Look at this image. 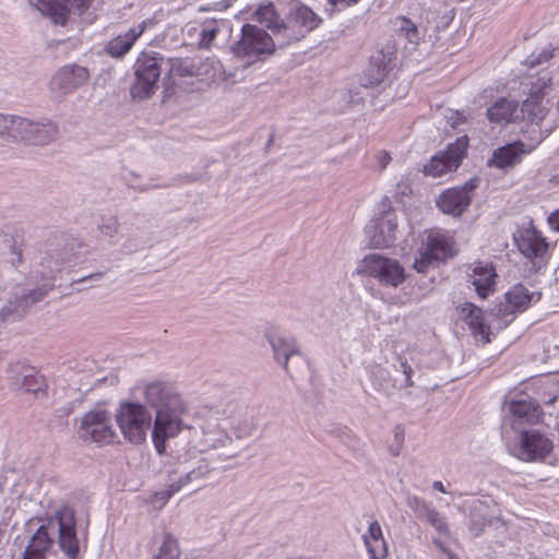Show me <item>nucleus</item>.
Masks as SVG:
<instances>
[{"label":"nucleus","mask_w":559,"mask_h":559,"mask_svg":"<svg viewBox=\"0 0 559 559\" xmlns=\"http://www.w3.org/2000/svg\"><path fill=\"white\" fill-rule=\"evenodd\" d=\"M56 536H58L59 547L62 551L69 558L74 559L79 552L75 516L74 511L67 506L60 508L55 516L36 530L26 549L48 557Z\"/></svg>","instance_id":"nucleus-1"},{"label":"nucleus","mask_w":559,"mask_h":559,"mask_svg":"<svg viewBox=\"0 0 559 559\" xmlns=\"http://www.w3.org/2000/svg\"><path fill=\"white\" fill-rule=\"evenodd\" d=\"M195 459L197 451L193 448L187 452L177 453L176 465L168 471L166 489L154 493L152 499L154 504L163 508L176 492L190 486H200L209 478L214 467L203 461L197 462Z\"/></svg>","instance_id":"nucleus-2"},{"label":"nucleus","mask_w":559,"mask_h":559,"mask_svg":"<svg viewBox=\"0 0 559 559\" xmlns=\"http://www.w3.org/2000/svg\"><path fill=\"white\" fill-rule=\"evenodd\" d=\"M194 416L191 405L182 397L155 413L153 442L162 454L166 450V440L177 437L183 430H191Z\"/></svg>","instance_id":"nucleus-3"},{"label":"nucleus","mask_w":559,"mask_h":559,"mask_svg":"<svg viewBox=\"0 0 559 559\" xmlns=\"http://www.w3.org/2000/svg\"><path fill=\"white\" fill-rule=\"evenodd\" d=\"M216 415L217 412L211 414L200 426L202 436L199 439L193 436L187 447L179 452H187L193 448L197 451L195 461H203L207 464V460L203 457L202 454L212 450H223V452L218 454L222 461L236 457L238 451L231 449L233 438L227 433V427L225 426L226 419H219Z\"/></svg>","instance_id":"nucleus-4"},{"label":"nucleus","mask_w":559,"mask_h":559,"mask_svg":"<svg viewBox=\"0 0 559 559\" xmlns=\"http://www.w3.org/2000/svg\"><path fill=\"white\" fill-rule=\"evenodd\" d=\"M276 45L275 37L273 38L263 28L247 23L241 27L240 37L230 49L235 57L247 64H252L273 53Z\"/></svg>","instance_id":"nucleus-5"},{"label":"nucleus","mask_w":559,"mask_h":559,"mask_svg":"<svg viewBox=\"0 0 559 559\" xmlns=\"http://www.w3.org/2000/svg\"><path fill=\"white\" fill-rule=\"evenodd\" d=\"M169 63L170 60H166L158 52H141L134 64L135 80L131 86V96L139 100L150 98L158 87L164 67Z\"/></svg>","instance_id":"nucleus-6"},{"label":"nucleus","mask_w":559,"mask_h":559,"mask_svg":"<svg viewBox=\"0 0 559 559\" xmlns=\"http://www.w3.org/2000/svg\"><path fill=\"white\" fill-rule=\"evenodd\" d=\"M47 294L45 287L15 285L0 296V323L15 322L22 319L29 309Z\"/></svg>","instance_id":"nucleus-7"},{"label":"nucleus","mask_w":559,"mask_h":559,"mask_svg":"<svg viewBox=\"0 0 559 559\" xmlns=\"http://www.w3.org/2000/svg\"><path fill=\"white\" fill-rule=\"evenodd\" d=\"M321 22L322 19L312 9L302 3H295L286 14L285 21L281 23L282 38H278V47L301 39L317 28Z\"/></svg>","instance_id":"nucleus-8"},{"label":"nucleus","mask_w":559,"mask_h":559,"mask_svg":"<svg viewBox=\"0 0 559 559\" xmlns=\"http://www.w3.org/2000/svg\"><path fill=\"white\" fill-rule=\"evenodd\" d=\"M357 273L376 278L383 286L399 287L404 283V266L395 259L379 253H370L360 261Z\"/></svg>","instance_id":"nucleus-9"},{"label":"nucleus","mask_w":559,"mask_h":559,"mask_svg":"<svg viewBox=\"0 0 559 559\" xmlns=\"http://www.w3.org/2000/svg\"><path fill=\"white\" fill-rule=\"evenodd\" d=\"M116 421L126 439L132 443H141L146 439L152 416L144 405L124 402L116 413Z\"/></svg>","instance_id":"nucleus-10"},{"label":"nucleus","mask_w":559,"mask_h":559,"mask_svg":"<svg viewBox=\"0 0 559 559\" xmlns=\"http://www.w3.org/2000/svg\"><path fill=\"white\" fill-rule=\"evenodd\" d=\"M454 254L452 237L441 230H430L423 241L419 257L415 259L413 267L418 273H426L435 263L452 258Z\"/></svg>","instance_id":"nucleus-11"},{"label":"nucleus","mask_w":559,"mask_h":559,"mask_svg":"<svg viewBox=\"0 0 559 559\" xmlns=\"http://www.w3.org/2000/svg\"><path fill=\"white\" fill-rule=\"evenodd\" d=\"M79 436L85 441L112 443L118 438L111 415L102 407L86 412L81 418Z\"/></svg>","instance_id":"nucleus-12"},{"label":"nucleus","mask_w":559,"mask_h":559,"mask_svg":"<svg viewBox=\"0 0 559 559\" xmlns=\"http://www.w3.org/2000/svg\"><path fill=\"white\" fill-rule=\"evenodd\" d=\"M519 251L532 264L534 271L544 267L548 260L549 243L532 223L519 231L515 237Z\"/></svg>","instance_id":"nucleus-13"},{"label":"nucleus","mask_w":559,"mask_h":559,"mask_svg":"<svg viewBox=\"0 0 559 559\" xmlns=\"http://www.w3.org/2000/svg\"><path fill=\"white\" fill-rule=\"evenodd\" d=\"M468 139L466 135L460 136L450 144L445 152L433 156L424 167L427 176L439 178L447 174L455 171L466 155Z\"/></svg>","instance_id":"nucleus-14"},{"label":"nucleus","mask_w":559,"mask_h":559,"mask_svg":"<svg viewBox=\"0 0 559 559\" xmlns=\"http://www.w3.org/2000/svg\"><path fill=\"white\" fill-rule=\"evenodd\" d=\"M12 138L34 145H46L57 138V127L48 120L34 121L15 116Z\"/></svg>","instance_id":"nucleus-15"},{"label":"nucleus","mask_w":559,"mask_h":559,"mask_svg":"<svg viewBox=\"0 0 559 559\" xmlns=\"http://www.w3.org/2000/svg\"><path fill=\"white\" fill-rule=\"evenodd\" d=\"M552 442L536 431H522L519 442L509 452L524 462L545 461L552 451Z\"/></svg>","instance_id":"nucleus-16"},{"label":"nucleus","mask_w":559,"mask_h":559,"mask_svg":"<svg viewBox=\"0 0 559 559\" xmlns=\"http://www.w3.org/2000/svg\"><path fill=\"white\" fill-rule=\"evenodd\" d=\"M90 78L85 67L69 64L59 69L50 80L49 88L56 98H63L84 85Z\"/></svg>","instance_id":"nucleus-17"},{"label":"nucleus","mask_w":559,"mask_h":559,"mask_svg":"<svg viewBox=\"0 0 559 559\" xmlns=\"http://www.w3.org/2000/svg\"><path fill=\"white\" fill-rule=\"evenodd\" d=\"M407 507L416 516L428 523L440 536L451 537L450 525L445 514L439 512L430 502L425 501L418 496H406Z\"/></svg>","instance_id":"nucleus-18"},{"label":"nucleus","mask_w":559,"mask_h":559,"mask_svg":"<svg viewBox=\"0 0 559 559\" xmlns=\"http://www.w3.org/2000/svg\"><path fill=\"white\" fill-rule=\"evenodd\" d=\"M397 216L394 212H383L366 226L370 245L374 248L390 247L396 240Z\"/></svg>","instance_id":"nucleus-19"},{"label":"nucleus","mask_w":559,"mask_h":559,"mask_svg":"<svg viewBox=\"0 0 559 559\" xmlns=\"http://www.w3.org/2000/svg\"><path fill=\"white\" fill-rule=\"evenodd\" d=\"M477 187V180L471 179L462 187L445 190L437 201L438 207L445 214L461 215L472 201V192Z\"/></svg>","instance_id":"nucleus-20"},{"label":"nucleus","mask_w":559,"mask_h":559,"mask_svg":"<svg viewBox=\"0 0 559 559\" xmlns=\"http://www.w3.org/2000/svg\"><path fill=\"white\" fill-rule=\"evenodd\" d=\"M550 79L539 78L532 84L528 97L523 102L520 112L534 123L539 124L548 114V107L544 104L546 90Z\"/></svg>","instance_id":"nucleus-21"},{"label":"nucleus","mask_w":559,"mask_h":559,"mask_svg":"<svg viewBox=\"0 0 559 559\" xmlns=\"http://www.w3.org/2000/svg\"><path fill=\"white\" fill-rule=\"evenodd\" d=\"M150 23L148 20H144L133 25L128 31L120 32L106 44L105 51L116 59L124 57L132 49L135 41L143 35Z\"/></svg>","instance_id":"nucleus-22"},{"label":"nucleus","mask_w":559,"mask_h":559,"mask_svg":"<svg viewBox=\"0 0 559 559\" xmlns=\"http://www.w3.org/2000/svg\"><path fill=\"white\" fill-rule=\"evenodd\" d=\"M144 399L155 413L182 399L175 386L166 381L155 380L146 384Z\"/></svg>","instance_id":"nucleus-23"},{"label":"nucleus","mask_w":559,"mask_h":559,"mask_svg":"<svg viewBox=\"0 0 559 559\" xmlns=\"http://www.w3.org/2000/svg\"><path fill=\"white\" fill-rule=\"evenodd\" d=\"M530 152L525 143L514 141L496 148L487 164L489 167L507 170L520 164L523 156Z\"/></svg>","instance_id":"nucleus-24"},{"label":"nucleus","mask_w":559,"mask_h":559,"mask_svg":"<svg viewBox=\"0 0 559 559\" xmlns=\"http://www.w3.org/2000/svg\"><path fill=\"white\" fill-rule=\"evenodd\" d=\"M460 316L476 341L483 344L489 343L490 328L486 322L484 311L479 307L465 302L460 307Z\"/></svg>","instance_id":"nucleus-25"},{"label":"nucleus","mask_w":559,"mask_h":559,"mask_svg":"<svg viewBox=\"0 0 559 559\" xmlns=\"http://www.w3.org/2000/svg\"><path fill=\"white\" fill-rule=\"evenodd\" d=\"M29 3L55 24L64 25L70 8L81 9L84 0H29Z\"/></svg>","instance_id":"nucleus-26"},{"label":"nucleus","mask_w":559,"mask_h":559,"mask_svg":"<svg viewBox=\"0 0 559 559\" xmlns=\"http://www.w3.org/2000/svg\"><path fill=\"white\" fill-rule=\"evenodd\" d=\"M497 276L493 265L483 262L474 263L468 273L471 283L480 298H487L495 292Z\"/></svg>","instance_id":"nucleus-27"},{"label":"nucleus","mask_w":559,"mask_h":559,"mask_svg":"<svg viewBox=\"0 0 559 559\" xmlns=\"http://www.w3.org/2000/svg\"><path fill=\"white\" fill-rule=\"evenodd\" d=\"M396 59V49L391 43L381 46L370 59V66L374 71L373 81L370 83L382 82L388 72L392 69V64Z\"/></svg>","instance_id":"nucleus-28"},{"label":"nucleus","mask_w":559,"mask_h":559,"mask_svg":"<svg viewBox=\"0 0 559 559\" xmlns=\"http://www.w3.org/2000/svg\"><path fill=\"white\" fill-rule=\"evenodd\" d=\"M14 390L23 389L28 393H38L46 388L45 378L33 367H21V372L14 377L12 383Z\"/></svg>","instance_id":"nucleus-29"},{"label":"nucleus","mask_w":559,"mask_h":559,"mask_svg":"<svg viewBox=\"0 0 559 559\" xmlns=\"http://www.w3.org/2000/svg\"><path fill=\"white\" fill-rule=\"evenodd\" d=\"M70 261V254L67 251L49 250L40 259L39 274L43 280H52L55 274L59 272L62 266Z\"/></svg>","instance_id":"nucleus-30"},{"label":"nucleus","mask_w":559,"mask_h":559,"mask_svg":"<svg viewBox=\"0 0 559 559\" xmlns=\"http://www.w3.org/2000/svg\"><path fill=\"white\" fill-rule=\"evenodd\" d=\"M269 343L273 349L274 358L287 370L288 359L298 354V347L293 338L278 334L267 335Z\"/></svg>","instance_id":"nucleus-31"},{"label":"nucleus","mask_w":559,"mask_h":559,"mask_svg":"<svg viewBox=\"0 0 559 559\" xmlns=\"http://www.w3.org/2000/svg\"><path fill=\"white\" fill-rule=\"evenodd\" d=\"M509 413L514 421L533 424L539 419V407L531 399H520L512 401L508 406Z\"/></svg>","instance_id":"nucleus-32"},{"label":"nucleus","mask_w":559,"mask_h":559,"mask_svg":"<svg viewBox=\"0 0 559 559\" xmlns=\"http://www.w3.org/2000/svg\"><path fill=\"white\" fill-rule=\"evenodd\" d=\"M487 117L495 123H509L519 117L518 104L513 100L501 98L487 109Z\"/></svg>","instance_id":"nucleus-33"},{"label":"nucleus","mask_w":559,"mask_h":559,"mask_svg":"<svg viewBox=\"0 0 559 559\" xmlns=\"http://www.w3.org/2000/svg\"><path fill=\"white\" fill-rule=\"evenodd\" d=\"M395 24L400 36L404 37L411 45L409 49H416L424 40L426 29L416 25L412 20L399 16Z\"/></svg>","instance_id":"nucleus-34"},{"label":"nucleus","mask_w":559,"mask_h":559,"mask_svg":"<svg viewBox=\"0 0 559 559\" xmlns=\"http://www.w3.org/2000/svg\"><path fill=\"white\" fill-rule=\"evenodd\" d=\"M532 298L533 294L524 285L516 284L506 293V310L510 312L523 311L528 307Z\"/></svg>","instance_id":"nucleus-35"},{"label":"nucleus","mask_w":559,"mask_h":559,"mask_svg":"<svg viewBox=\"0 0 559 559\" xmlns=\"http://www.w3.org/2000/svg\"><path fill=\"white\" fill-rule=\"evenodd\" d=\"M255 14L258 21L266 28L271 29L273 36L278 41V38H282L280 26L283 20L280 19L274 7L272 4L262 5L257 10Z\"/></svg>","instance_id":"nucleus-36"},{"label":"nucleus","mask_w":559,"mask_h":559,"mask_svg":"<svg viewBox=\"0 0 559 559\" xmlns=\"http://www.w3.org/2000/svg\"><path fill=\"white\" fill-rule=\"evenodd\" d=\"M486 508V503L480 500L473 502L469 511L471 520L468 528L474 536H479L485 527L490 524V520L484 514Z\"/></svg>","instance_id":"nucleus-37"},{"label":"nucleus","mask_w":559,"mask_h":559,"mask_svg":"<svg viewBox=\"0 0 559 559\" xmlns=\"http://www.w3.org/2000/svg\"><path fill=\"white\" fill-rule=\"evenodd\" d=\"M228 22L224 20H206L202 24V31L200 33L199 46L203 49H209L217 34L225 27Z\"/></svg>","instance_id":"nucleus-38"},{"label":"nucleus","mask_w":559,"mask_h":559,"mask_svg":"<svg viewBox=\"0 0 559 559\" xmlns=\"http://www.w3.org/2000/svg\"><path fill=\"white\" fill-rule=\"evenodd\" d=\"M362 539L366 549L369 554V558L378 559L377 546L373 545V543H381L383 548H385V542L383 538L382 530L378 521H373L369 524L367 533L362 535Z\"/></svg>","instance_id":"nucleus-39"},{"label":"nucleus","mask_w":559,"mask_h":559,"mask_svg":"<svg viewBox=\"0 0 559 559\" xmlns=\"http://www.w3.org/2000/svg\"><path fill=\"white\" fill-rule=\"evenodd\" d=\"M178 540L170 534H165L157 555L153 559H179Z\"/></svg>","instance_id":"nucleus-40"},{"label":"nucleus","mask_w":559,"mask_h":559,"mask_svg":"<svg viewBox=\"0 0 559 559\" xmlns=\"http://www.w3.org/2000/svg\"><path fill=\"white\" fill-rule=\"evenodd\" d=\"M119 228V222L116 216H106L102 217L100 222L97 225V229L105 237L112 238Z\"/></svg>","instance_id":"nucleus-41"},{"label":"nucleus","mask_w":559,"mask_h":559,"mask_svg":"<svg viewBox=\"0 0 559 559\" xmlns=\"http://www.w3.org/2000/svg\"><path fill=\"white\" fill-rule=\"evenodd\" d=\"M15 116L0 114V136L8 134L12 136Z\"/></svg>","instance_id":"nucleus-42"},{"label":"nucleus","mask_w":559,"mask_h":559,"mask_svg":"<svg viewBox=\"0 0 559 559\" xmlns=\"http://www.w3.org/2000/svg\"><path fill=\"white\" fill-rule=\"evenodd\" d=\"M401 368L403 369L404 379L400 383V388L411 386L413 385L412 381V368L407 362H401Z\"/></svg>","instance_id":"nucleus-43"},{"label":"nucleus","mask_w":559,"mask_h":559,"mask_svg":"<svg viewBox=\"0 0 559 559\" xmlns=\"http://www.w3.org/2000/svg\"><path fill=\"white\" fill-rule=\"evenodd\" d=\"M551 57L552 52L549 49H545L538 55V57H530L528 62L531 66H536L548 61Z\"/></svg>","instance_id":"nucleus-44"},{"label":"nucleus","mask_w":559,"mask_h":559,"mask_svg":"<svg viewBox=\"0 0 559 559\" xmlns=\"http://www.w3.org/2000/svg\"><path fill=\"white\" fill-rule=\"evenodd\" d=\"M450 114H451V116H449L448 119L453 128H455L456 126H459L460 123L463 122L464 119L460 112H457V111L454 112V111L450 110Z\"/></svg>","instance_id":"nucleus-45"},{"label":"nucleus","mask_w":559,"mask_h":559,"mask_svg":"<svg viewBox=\"0 0 559 559\" xmlns=\"http://www.w3.org/2000/svg\"><path fill=\"white\" fill-rule=\"evenodd\" d=\"M391 162V156L388 152H382L379 156V164L381 169H384Z\"/></svg>","instance_id":"nucleus-46"},{"label":"nucleus","mask_w":559,"mask_h":559,"mask_svg":"<svg viewBox=\"0 0 559 559\" xmlns=\"http://www.w3.org/2000/svg\"><path fill=\"white\" fill-rule=\"evenodd\" d=\"M432 544L443 554H449L450 549L444 545L440 537H433Z\"/></svg>","instance_id":"nucleus-47"},{"label":"nucleus","mask_w":559,"mask_h":559,"mask_svg":"<svg viewBox=\"0 0 559 559\" xmlns=\"http://www.w3.org/2000/svg\"><path fill=\"white\" fill-rule=\"evenodd\" d=\"M22 559H48V557L44 556V555H40V554H36L34 551H31V550H27L25 549L24 551V555H23V558Z\"/></svg>","instance_id":"nucleus-48"},{"label":"nucleus","mask_w":559,"mask_h":559,"mask_svg":"<svg viewBox=\"0 0 559 559\" xmlns=\"http://www.w3.org/2000/svg\"><path fill=\"white\" fill-rule=\"evenodd\" d=\"M103 276H104L103 272H97V273L90 274V275L83 277L82 280H79L78 282L96 281V280L102 278Z\"/></svg>","instance_id":"nucleus-49"},{"label":"nucleus","mask_w":559,"mask_h":559,"mask_svg":"<svg viewBox=\"0 0 559 559\" xmlns=\"http://www.w3.org/2000/svg\"><path fill=\"white\" fill-rule=\"evenodd\" d=\"M331 4L345 3L346 5H353L358 3L359 0H328Z\"/></svg>","instance_id":"nucleus-50"},{"label":"nucleus","mask_w":559,"mask_h":559,"mask_svg":"<svg viewBox=\"0 0 559 559\" xmlns=\"http://www.w3.org/2000/svg\"><path fill=\"white\" fill-rule=\"evenodd\" d=\"M432 488H433L435 490H438V491L443 492V493H445V492H447V490H445V488H444L443 484H442L441 481H439V480L433 481V484H432Z\"/></svg>","instance_id":"nucleus-51"},{"label":"nucleus","mask_w":559,"mask_h":559,"mask_svg":"<svg viewBox=\"0 0 559 559\" xmlns=\"http://www.w3.org/2000/svg\"><path fill=\"white\" fill-rule=\"evenodd\" d=\"M395 388V384H392L391 386L389 384H379V389L385 392L386 394H391L392 390Z\"/></svg>","instance_id":"nucleus-52"},{"label":"nucleus","mask_w":559,"mask_h":559,"mask_svg":"<svg viewBox=\"0 0 559 559\" xmlns=\"http://www.w3.org/2000/svg\"><path fill=\"white\" fill-rule=\"evenodd\" d=\"M388 376V372L385 370H379L378 372V377H380L381 379H385Z\"/></svg>","instance_id":"nucleus-53"},{"label":"nucleus","mask_w":559,"mask_h":559,"mask_svg":"<svg viewBox=\"0 0 559 559\" xmlns=\"http://www.w3.org/2000/svg\"><path fill=\"white\" fill-rule=\"evenodd\" d=\"M448 556V559H460L456 555H454L453 552L449 551V554H445Z\"/></svg>","instance_id":"nucleus-54"},{"label":"nucleus","mask_w":559,"mask_h":559,"mask_svg":"<svg viewBox=\"0 0 559 559\" xmlns=\"http://www.w3.org/2000/svg\"><path fill=\"white\" fill-rule=\"evenodd\" d=\"M555 222L557 223V230H559V214L555 216Z\"/></svg>","instance_id":"nucleus-55"},{"label":"nucleus","mask_w":559,"mask_h":559,"mask_svg":"<svg viewBox=\"0 0 559 559\" xmlns=\"http://www.w3.org/2000/svg\"><path fill=\"white\" fill-rule=\"evenodd\" d=\"M231 414H234V411H230V414L225 418L226 419L225 426H227V424H229L228 420H229Z\"/></svg>","instance_id":"nucleus-56"},{"label":"nucleus","mask_w":559,"mask_h":559,"mask_svg":"<svg viewBox=\"0 0 559 559\" xmlns=\"http://www.w3.org/2000/svg\"><path fill=\"white\" fill-rule=\"evenodd\" d=\"M16 261L21 262V253L20 252H16Z\"/></svg>","instance_id":"nucleus-57"}]
</instances>
